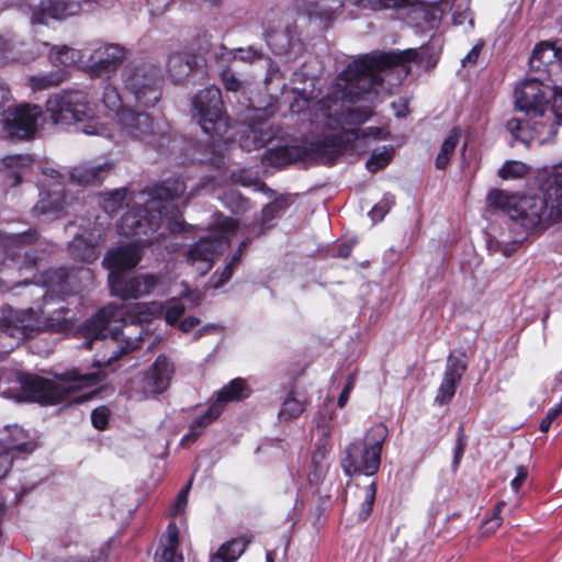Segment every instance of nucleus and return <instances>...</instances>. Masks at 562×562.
Here are the masks:
<instances>
[{"instance_id":"nucleus-1","label":"nucleus","mask_w":562,"mask_h":562,"mask_svg":"<svg viewBox=\"0 0 562 562\" xmlns=\"http://www.w3.org/2000/svg\"><path fill=\"white\" fill-rule=\"evenodd\" d=\"M419 52L415 48L394 50L389 53H373L364 55L350 63L336 78L330 94L321 99L317 104L328 127L331 121L340 128L338 133L325 135L314 144L313 150L324 157H317L323 162H331L344 149L358 150L366 146L370 139L386 138L387 133L380 127L366 130L349 126L363 124L372 113L371 106H344V102L366 100L370 103L378 95V87L383 82L381 71L397 68L406 77L411 68L408 63L417 60Z\"/></svg>"},{"instance_id":"nucleus-2","label":"nucleus","mask_w":562,"mask_h":562,"mask_svg":"<svg viewBox=\"0 0 562 562\" xmlns=\"http://www.w3.org/2000/svg\"><path fill=\"white\" fill-rule=\"evenodd\" d=\"M515 106L526 120L510 119L508 132L524 143L533 138L539 145L551 140L562 124V87L552 89L537 79H527L515 89Z\"/></svg>"},{"instance_id":"nucleus-3","label":"nucleus","mask_w":562,"mask_h":562,"mask_svg":"<svg viewBox=\"0 0 562 562\" xmlns=\"http://www.w3.org/2000/svg\"><path fill=\"white\" fill-rule=\"evenodd\" d=\"M184 311V305L179 302L168 306L166 312H164V306L156 302L138 303L134 306L137 322L125 323L121 330H116L111 327V321L121 316L120 310L113 305L103 307L97 314L95 321L100 323L101 331L106 330L110 335L102 334L103 353L100 359L94 361V366L98 368L108 367L123 355L139 348L143 340L140 323L165 314L166 322L173 324L183 315Z\"/></svg>"},{"instance_id":"nucleus-4","label":"nucleus","mask_w":562,"mask_h":562,"mask_svg":"<svg viewBox=\"0 0 562 562\" xmlns=\"http://www.w3.org/2000/svg\"><path fill=\"white\" fill-rule=\"evenodd\" d=\"M103 378L104 374L101 371L81 373L78 369L63 373L57 381L36 374L19 373L12 381V385L3 391V394L19 402L30 401L46 405H54L66 400L82 403L89 401L93 392L78 397H71V394L81 389L97 385Z\"/></svg>"},{"instance_id":"nucleus-5","label":"nucleus","mask_w":562,"mask_h":562,"mask_svg":"<svg viewBox=\"0 0 562 562\" xmlns=\"http://www.w3.org/2000/svg\"><path fill=\"white\" fill-rule=\"evenodd\" d=\"M68 312L65 306H59L54 311V315H48L49 311L45 308L36 312L33 308L18 311L9 306L3 307L0 317V349L8 351L43 328L52 331L67 329L70 326Z\"/></svg>"},{"instance_id":"nucleus-6","label":"nucleus","mask_w":562,"mask_h":562,"mask_svg":"<svg viewBox=\"0 0 562 562\" xmlns=\"http://www.w3.org/2000/svg\"><path fill=\"white\" fill-rule=\"evenodd\" d=\"M543 199L492 189L487 204L496 211H562V160L539 173Z\"/></svg>"},{"instance_id":"nucleus-7","label":"nucleus","mask_w":562,"mask_h":562,"mask_svg":"<svg viewBox=\"0 0 562 562\" xmlns=\"http://www.w3.org/2000/svg\"><path fill=\"white\" fill-rule=\"evenodd\" d=\"M183 190L184 186L178 178L167 179L137 193H132L126 188L100 193L99 205L103 211H161L178 201Z\"/></svg>"},{"instance_id":"nucleus-8","label":"nucleus","mask_w":562,"mask_h":562,"mask_svg":"<svg viewBox=\"0 0 562 562\" xmlns=\"http://www.w3.org/2000/svg\"><path fill=\"white\" fill-rule=\"evenodd\" d=\"M46 110L54 124L85 122L82 133L102 137H112L113 133L97 115V106L89 101L82 90H63L49 95Z\"/></svg>"},{"instance_id":"nucleus-9","label":"nucleus","mask_w":562,"mask_h":562,"mask_svg":"<svg viewBox=\"0 0 562 562\" xmlns=\"http://www.w3.org/2000/svg\"><path fill=\"white\" fill-rule=\"evenodd\" d=\"M507 232L502 231L499 238L491 236L488 246L509 257L517 247L529 236L540 234L553 224L562 222V213H515L504 214Z\"/></svg>"},{"instance_id":"nucleus-10","label":"nucleus","mask_w":562,"mask_h":562,"mask_svg":"<svg viewBox=\"0 0 562 562\" xmlns=\"http://www.w3.org/2000/svg\"><path fill=\"white\" fill-rule=\"evenodd\" d=\"M387 436L383 424L373 425L362 440H355L346 447L341 467L347 475H373L381 463L382 446Z\"/></svg>"},{"instance_id":"nucleus-11","label":"nucleus","mask_w":562,"mask_h":562,"mask_svg":"<svg viewBox=\"0 0 562 562\" xmlns=\"http://www.w3.org/2000/svg\"><path fill=\"white\" fill-rule=\"evenodd\" d=\"M237 227L235 220L224 217L209 236L200 238L190 247L187 252V262L196 267L200 276L206 274L213 267L215 256L229 245V239Z\"/></svg>"},{"instance_id":"nucleus-12","label":"nucleus","mask_w":562,"mask_h":562,"mask_svg":"<svg viewBox=\"0 0 562 562\" xmlns=\"http://www.w3.org/2000/svg\"><path fill=\"white\" fill-rule=\"evenodd\" d=\"M192 108L193 116L206 135L224 137L229 123L223 110L221 91L217 87L207 86L200 90L192 100Z\"/></svg>"},{"instance_id":"nucleus-13","label":"nucleus","mask_w":562,"mask_h":562,"mask_svg":"<svg viewBox=\"0 0 562 562\" xmlns=\"http://www.w3.org/2000/svg\"><path fill=\"white\" fill-rule=\"evenodd\" d=\"M126 89L135 97L138 104L153 106L160 98V69L151 63L127 66L123 70Z\"/></svg>"},{"instance_id":"nucleus-14","label":"nucleus","mask_w":562,"mask_h":562,"mask_svg":"<svg viewBox=\"0 0 562 562\" xmlns=\"http://www.w3.org/2000/svg\"><path fill=\"white\" fill-rule=\"evenodd\" d=\"M42 119L43 111L40 105L20 103L14 108H8L3 113V131L11 138L29 139L37 132Z\"/></svg>"},{"instance_id":"nucleus-15","label":"nucleus","mask_w":562,"mask_h":562,"mask_svg":"<svg viewBox=\"0 0 562 562\" xmlns=\"http://www.w3.org/2000/svg\"><path fill=\"white\" fill-rule=\"evenodd\" d=\"M114 138L116 135L134 140L154 145L156 140V127L153 117L145 112H136L133 109L121 111L112 126H108Z\"/></svg>"},{"instance_id":"nucleus-16","label":"nucleus","mask_w":562,"mask_h":562,"mask_svg":"<svg viewBox=\"0 0 562 562\" xmlns=\"http://www.w3.org/2000/svg\"><path fill=\"white\" fill-rule=\"evenodd\" d=\"M126 58V49L119 44H101L82 60V69L93 78H110Z\"/></svg>"},{"instance_id":"nucleus-17","label":"nucleus","mask_w":562,"mask_h":562,"mask_svg":"<svg viewBox=\"0 0 562 562\" xmlns=\"http://www.w3.org/2000/svg\"><path fill=\"white\" fill-rule=\"evenodd\" d=\"M406 0H318L310 3L306 13L308 16L329 21L335 12L346 3H351L355 7L371 10H382L400 8L405 4Z\"/></svg>"},{"instance_id":"nucleus-18","label":"nucleus","mask_w":562,"mask_h":562,"mask_svg":"<svg viewBox=\"0 0 562 562\" xmlns=\"http://www.w3.org/2000/svg\"><path fill=\"white\" fill-rule=\"evenodd\" d=\"M108 281L111 293L123 300L137 299L149 294L157 285L153 274H140L126 278L124 273H109Z\"/></svg>"},{"instance_id":"nucleus-19","label":"nucleus","mask_w":562,"mask_h":562,"mask_svg":"<svg viewBox=\"0 0 562 562\" xmlns=\"http://www.w3.org/2000/svg\"><path fill=\"white\" fill-rule=\"evenodd\" d=\"M173 372V363L166 356H158L143 376V393L138 396V400L142 401L167 391L170 386Z\"/></svg>"},{"instance_id":"nucleus-20","label":"nucleus","mask_w":562,"mask_h":562,"mask_svg":"<svg viewBox=\"0 0 562 562\" xmlns=\"http://www.w3.org/2000/svg\"><path fill=\"white\" fill-rule=\"evenodd\" d=\"M80 11V4L75 0H42L31 10V23L45 25L48 20H66L77 15Z\"/></svg>"},{"instance_id":"nucleus-21","label":"nucleus","mask_w":562,"mask_h":562,"mask_svg":"<svg viewBox=\"0 0 562 562\" xmlns=\"http://www.w3.org/2000/svg\"><path fill=\"white\" fill-rule=\"evenodd\" d=\"M37 239L35 231H30L23 234L5 235L2 237V244L4 246L5 260L1 263L2 267L9 266L7 260L13 263V268L18 270L32 269L35 266L36 258L31 256L29 252L24 254L23 262L20 265V250L21 247L26 244H32Z\"/></svg>"},{"instance_id":"nucleus-22","label":"nucleus","mask_w":562,"mask_h":562,"mask_svg":"<svg viewBox=\"0 0 562 562\" xmlns=\"http://www.w3.org/2000/svg\"><path fill=\"white\" fill-rule=\"evenodd\" d=\"M37 56L38 50L34 46L18 42L9 32L0 33V68L11 64H29Z\"/></svg>"},{"instance_id":"nucleus-23","label":"nucleus","mask_w":562,"mask_h":562,"mask_svg":"<svg viewBox=\"0 0 562 562\" xmlns=\"http://www.w3.org/2000/svg\"><path fill=\"white\" fill-rule=\"evenodd\" d=\"M45 177L52 179L50 188H45V184L40 191V201L33 211H61L65 204L64 187L61 182V175L53 169L47 168L43 170Z\"/></svg>"},{"instance_id":"nucleus-24","label":"nucleus","mask_w":562,"mask_h":562,"mask_svg":"<svg viewBox=\"0 0 562 562\" xmlns=\"http://www.w3.org/2000/svg\"><path fill=\"white\" fill-rule=\"evenodd\" d=\"M142 250L137 244H128L110 250L103 259V266L109 273H124L140 261Z\"/></svg>"},{"instance_id":"nucleus-25","label":"nucleus","mask_w":562,"mask_h":562,"mask_svg":"<svg viewBox=\"0 0 562 562\" xmlns=\"http://www.w3.org/2000/svg\"><path fill=\"white\" fill-rule=\"evenodd\" d=\"M529 65L536 71L559 72L562 70V47L552 43H540L532 52Z\"/></svg>"},{"instance_id":"nucleus-26","label":"nucleus","mask_w":562,"mask_h":562,"mask_svg":"<svg viewBox=\"0 0 562 562\" xmlns=\"http://www.w3.org/2000/svg\"><path fill=\"white\" fill-rule=\"evenodd\" d=\"M465 371L467 363L462 359L457 357L448 358L443 379L436 395V402L442 405L451 401Z\"/></svg>"},{"instance_id":"nucleus-27","label":"nucleus","mask_w":562,"mask_h":562,"mask_svg":"<svg viewBox=\"0 0 562 562\" xmlns=\"http://www.w3.org/2000/svg\"><path fill=\"white\" fill-rule=\"evenodd\" d=\"M33 168V159L30 155H9L2 159V171L5 182L11 186H18L22 182Z\"/></svg>"},{"instance_id":"nucleus-28","label":"nucleus","mask_w":562,"mask_h":562,"mask_svg":"<svg viewBox=\"0 0 562 562\" xmlns=\"http://www.w3.org/2000/svg\"><path fill=\"white\" fill-rule=\"evenodd\" d=\"M0 446L15 458L29 454L36 448V445L29 440L27 434L18 426L7 428L0 434Z\"/></svg>"},{"instance_id":"nucleus-29","label":"nucleus","mask_w":562,"mask_h":562,"mask_svg":"<svg viewBox=\"0 0 562 562\" xmlns=\"http://www.w3.org/2000/svg\"><path fill=\"white\" fill-rule=\"evenodd\" d=\"M307 148L297 144H285L269 148L263 160L271 166L283 167L288 164L306 158Z\"/></svg>"},{"instance_id":"nucleus-30","label":"nucleus","mask_w":562,"mask_h":562,"mask_svg":"<svg viewBox=\"0 0 562 562\" xmlns=\"http://www.w3.org/2000/svg\"><path fill=\"white\" fill-rule=\"evenodd\" d=\"M196 65L195 55L187 52L172 53L167 59V71L175 83H180L188 78Z\"/></svg>"},{"instance_id":"nucleus-31","label":"nucleus","mask_w":562,"mask_h":562,"mask_svg":"<svg viewBox=\"0 0 562 562\" xmlns=\"http://www.w3.org/2000/svg\"><path fill=\"white\" fill-rule=\"evenodd\" d=\"M69 274L65 268H58L50 271H46L43 274V288L45 291L42 296L47 303L48 299L56 296H64L70 293L68 289Z\"/></svg>"},{"instance_id":"nucleus-32","label":"nucleus","mask_w":562,"mask_h":562,"mask_svg":"<svg viewBox=\"0 0 562 562\" xmlns=\"http://www.w3.org/2000/svg\"><path fill=\"white\" fill-rule=\"evenodd\" d=\"M440 11L434 4L418 3L413 5L408 12L407 18L413 26L420 30L434 29L440 20Z\"/></svg>"},{"instance_id":"nucleus-33","label":"nucleus","mask_w":562,"mask_h":562,"mask_svg":"<svg viewBox=\"0 0 562 562\" xmlns=\"http://www.w3.org/2000/svg\"><path fill=\"white\" fill-rule=\"evenodd\" d=\"M111 170V164L102 165H81L75 167L71 172V179L79 184H100Z\"/></svg>"},{"instance_id":"nucleus-34","label":"nucleus","mask_w":562,"mask_h":562,"mask_svg":"<svg viewBox=\"0 0 562 562\" xmlns=\"http://www.w3.org/2000/svg\"><path fill=\"white\" fill-rule=\"evenodd\" d=\"M250 535H244L223 543L218 550L212 554L211 562H235L251 542Z\"/></svg>"},{"instance_id":"nucleus-35","label":"nucleus","mask_w":562,"mask_h":562,"mask_svg":"<svg viewBox=\"0 0 562 562\" xmlns=\"http://www.w3.org/2000/svg\"><path fill=\"white\" fill-rule=\"evenodd\" d=\"M86 59V54L78 49L71 48L67 45L54 46L49 52V60L57 70L64 71V69L75 66L78 63L82 64Z\"/></svg>"},{"instance_id":"nucleus-36","label":"nucleus","mask_w":562,"mask_h":562,"mask_svg":"<svg viewBox=\"0 0 562 562\" xmlns=\"http://www.w3.org/2000/svg\"><path fill=\"white\" fill-rule=\"evenodd\" d=\"M249 395L247 382L241 378L232 380L227 385L222 387L217 394L215 403L222 404V411L228 402L240 401Z\"/></svg>"},{"instance_id":"nucleus-37","label":"nucleus","mask_w":562,"mask_h":562,"mask_svg":"<svg viewBox=\"0 0 562 562\" xmlns=\"http://www.w3.org/2000/svg\"><path fill=\"white\" fill-rule=\"evenodd\" d=\"M168 532V547L164 548L160 552L155 554L156 562H182V555L177 552L179 547L178 528L176 524L171 522L167 529Z\"/></svg>"},{"instance_id":"nucleus-38","label":"nucleus","mask_w":562,"mask_h":562,"mask_svg":"<svg viewBox=\"0 0 562 562\" xmlns=\"http://www.w3.org/2000/svg\"><path fill=\"white\" fill-rule=\"evenodd\" d=\"M222 413V404L213 401L203 415L193 419L190 425L188 437H193V440L196 439L210 424L218 418Z\"/></svg>"},{"instance_id":"nucleus-39","label":"nucleus","mask_w":562,"mask_h":562,"mask_svg":"<svg viewBox=\"0 0 562 562\" xmlns=\"http://www.w3.org/2000/svg\"><path fill=\"white\" fill-rule=\"evenodd\" d=\"M147 225V222L143 223L142 213H123L119 231L125 236H140L142 234L146 235L144 227ZM138 241H143V239L138 237Z\"/></svg>"},{"instance_id":"nucleus-40","label":"nucleus","mask_w":562,"mask_h":562,"mask_svg":"<svg viewBox=\"0 0 562 562\" xmlns=\"http://www.w3.org/2000/svg\"><path fill=\"white\" fill-rule=\"evenodd\" d=\"M461 137V130L454 127L443 140L441 148L436 157V168L445 169L452 157Z\"/></svg>"},{"instance_id":"nucleus-41","label":"nucleus","mask_w":562,"mask_h":562,"mask_svg":"<svg viewBox=\"0 0 562 562\" xmlns=\"http://www.w3.org/2000/svg\"><path fill=\"white\" fill-rule=\"evenodd\" d=\"M66 79L65 71L55 70L48 74L31 76L27 86L33 91H41L60 85Z\"/></svg>"},{"instance_id":"nucleus-42","label":"nucleus","mask_w":562,"mask_h":562,"mask_svg":"<svg viewBox=\"0 0 562 562\" xmlns=\"http://www.w3.org/2000/svg\"><path fill=\"white\" fill-rule=\"evenodd\" d=\"M305 409V403L294 392H290L282 403L279 412V418L283 422H290L297 418Z\"/></svg>"},{"instance_id":"nucleus-43","label":"nucleus","mask_w":562,"mask_h":562,"mask_svg":"<svg viewBox=\"0 0 562 562\" xmlns=\"http://www.w3.org/2000/svg\"><path fill=\"white\" fill-rule=\"evenodd\" d=\"M272 113H273V109L271 106L249 109V114L247 115L246 119L254 121V124L250 128V134H252V136H254V139H255L254 146L256 148L263 146L266 144V142L268 140L267 138L263 137V135H261L259 138L257 137L258 132L262 133V131L259 130L257 125L260 124L261 122H263L270 115H272Z\"/></svg>"},{"instance_id":"nucleus-44","label":"nucleus","mask_w":562,"mask_h":562,"mask_svg":"<svg viewBox=\"0 0 562 562\" xmlns=\"http://www.w3.org/2000/svg\"><path fill=\"white\" fill-rule=\"evenodd\" d=\"M101 102L109 112L114 114L115 120L119 117L121 111L130 109L123 104L122 97L116 87L110 83L103 89Z\"/></svg>"},{"instance_id":"nucleus-45","label":"nucleus","mask_w":562,"mask_h":562,"mask_svg":"<svg viewBox=\"0 0 562 562\" xmlns=\"http://www.w3.org/2000/svg\"><path fill=\"white\" fill-rule=\"evenodd\" d=\"M266 41L277 54H283L291 47L292 36L289 29L269 31L266 33Z\"/></svg>"},{"instance_id":"nucleus-46","label":"nucleus","mask_w":562,"mask_h":562,"mask_svg":"<svg viewBox=\"0 0 562 562\" xmlns=\"http://www.w3.org/2000/svg\"><path fill=\"white\" fill-rule=\"evenodd\" d=\"M262 191L268 195L272 201L263 206L261 211H284L292 206H295L296 198L291 194H280L274 196V192L265 186L262 187Z\"/></svg>"},{"instance_id":"nucleus-47","label":"nucleus","mask_w":562,"mask_h":562,"mask_svg":"<svg viewBox=\"0 0 562 562\" xmlns=\"http://www.w3.org/2000/svg\"><path fill=\"white\" fill-rule=\"evenodd\" d=\"M530 167L525 162L518 160H508L498 170V176L502 179H520L527 176Z\"/></svg>"},{"instance_id":"nucleus-48","label":"nucleus","mask_w":562,"mask_h":562,"mask_svg":"<svg viewBox=\"0 0 562 562\" xmlns=\"http://www.w3.org/2000/svg\"><path fill=\"white\" fill-rule=\"evenodd\" d=\"M360 494L362 497V503L360 505V509L358 513V519L363 521L370 516V514L372 512V507H373V504L375 501V495H376L375 483L373 482V483L360 488Z\"/></svg>"},{"instance_id":"nucleus-49","label":"nucleus","mask_w":562,"mask_h":562,"mask_svg":"<svg viewBox=\"0 0 562 562\" xmlns=\"http://www.w3.org/2000/svg\"><path fill=\"white\" fill-rule=\"evenodd\" d=\"M393 156V148L383 146L381 149L374 150L370 159L367 161V168L371 172H376L389 165Z\"/></svg>"},{"instance_id":"nucleus-50","label":"nucleus","mask_w":562,"mask_h":562,"mask_svg":"<svg viewBox=\"0 0 562 562\" xmlns=\"http://www.w3.org/2000/svg\"><path fill=\"white\" fill-rule=\"evenodd\" d=\"M504 505L505 504L503 502L498 503L495 506L493 515L483 522V525H482L483 533H493L501 527L502 518L499 517V513H501L502 507H504Z\"/></svg>"},{"instance_id":"nucleus-51","label":"nucleus","mask_w":562,"mask_h":562,"mask_svg":"<svg viewBox=\"0 0 562 562\" xmlns=\"http://www.w3.org/2000/svg\"><path fill=\"white\" fill-rule=\"evenodd\" d=\"M109 416L110 409L106 406L97 407L91 414L92 425L99 430L105 429L109 423Z\"/></svg>"},{"instance_id":"nucleus-52","label":"nucleus","mask_w":562,"mask_h":562,"mask_svg":"<svg viewBox=\"0 0 562 562\" xmlns=\"http://www.w3.org/2000/svg\"><path fill=\"white\" fill-rule=\"evenodd\" d=\"M222 81L226 90L237 92L243 89V82L235 76L231 69H223L221 72Z\"/></svg>"},{"instance_id":"nucleus-53","label":"nucleus","mask_w":562,"mask_h":562,"mask_svg":"<svg viewBox=\"0 0 562 562\" xmlns=\"http://www.w3.org/2000/svg\"><path fill=\"white\" fill-rule=\"evenodd\" d=\"M467 448V435L463 426H459L457 431V442L454 448L453 465L457 468Z\"/></svg>"},{"instance_id":"nucleus-54","label":"nucleus","mask_w":562,"mask_h":562,"mask_svg":"<svg viewBox=\"0 0 562 562\" xmlns=\"http://www.w3.org/2000/svg\"><path fill=\"white\" fill-rule=\"evenodd\" d=\"M12 101L13 95L9 85L2 78H0V114L3 115L7 109L11 108L10 104Z\"/></svg>"},{"instance_id":"nucleus-55","label":"nucleus","mask_w":562,"mask_h":562,"mask_svg":"<svg viewBox=\"0 0 562 562\" xmlns=\"http://www.w3.org/2000/svg\"><path fill=\"white\" fill-rule=\"evenodd\" d=\"M562 413V401L553 408H550L539 424V429L547 432L553 420Z\"/></svg>"},{"instance_id":"nucleus-56","label":"nucleus","mask_w":562,"mask_h":562,"mask_svg":"<svg viewBox=\"0 0 562 562\" xmlns=\"http://www.w3.org/2000/svg\"><path fill=\"white\" fill-rule=\"evenodd\" d=\"M228 54L232 55L234 59L238 58L244 61H251L252 59L261 56V54L252 46L238 48L236 52L232 50Z\"/></svg>"},{"instance_id":"nucleus-57","label":"nucleus","mask_w":562,"mask_h":562,"mask_svg":"<svg viewBox=\"0 0 562 562\" xmlns=\"http://www.w3.org/2000/svg\"><path fill=\"white\" fill-rule=\"evenodd\" d=\"M14 458L15 457L0 446V480L3 479L11 469Z\"/></svg>"},{"instance_id":"nucleus-58","label":"nucleus","mask_w":562,"mask_h":562,"mask_svg":"<svg viewBox=\"0 0 562 562\" xmlns=\"http://www.w3.org/2000/svg\"><path fill=\"white\" fill-rule=\"evenodd\" d=\"M355 381H356V378L353 374H349L348 376V381L345 385V387L342 389L339 397H338V406L339 407H345L348 400H349V395L350 393L352 392L353 387H355Z\"/></svg>"},{"instance_id":"nucleus-59","label":"nucleus","mask_w":562,"mask_h":562,"mask_svg":"<svg viewBox=\"0 0 562 562\" xmlns=\"http://www.w3.org/2000/svg\"><path fill=\"white\" fill-rule=\"evenodd\" d=\"M527 477H528L527 468L524 465H518L516 468V476L512 480V483H510L512 488L515 492H518L520 486L526 482Z\"/></svg>"},{"instance_id":"nucleus-60","label":"nucleus","mask_w":562,"mask_h":562,"mask_svg":"<svg viewBox=\"0 0 562 562\" xmlns=\"http://www.w3.org/2000/svg\"><path fill=\"white\" fill-rule=\"evenodd\" d=\"M483 45H484L483 42L476 43L472 47V49L464 56V58L462 59V65L464 67L476 64L477 58H479V56L481 54V50L483 48Z\"/></svg>"},{"instance_id":"nucleus-61","label":"nucleus","mask_w":562,"mask_h":562,"mask_svg":"<svg viewBox=\"0 0 562 562\" xmlns=\"http://www.w3.org/2000/svg\"><path fill=\"white\" fill-rule=\"evenodd\" d=\"M190 485H191V482H189V484L183 490H181L177 496L176 504H175V509L177 513L182 512L183 508L187 506L188 493H189Z\"/></svg>"},{"instance_id":"nucleus-62","label":"nucleus","mask_w":562,"mask_h":562,"mask_svg":"<svg viewBox=\"0 0 562 562\" xmlns=\"http://www.w3.org/2000/svg\"><path fill=\"white\" fill-rule=\"evenodd\" d=\"M235 268H236L235 266H233L232 263H228L222 271L218 280L214 283V286L220 288V286L224 285L232 278Z\"/></svg>"},{"instance_id":"nucleus-63","label":"nucleus","mask_w":562,"mask_h":562,"mask_svg":"<svg viewBox=\"0 0 562 562\" xmlns=\"http://www.w3.org/2000/svg\"><path fill=\"white\" fill-rule=\"evenodd\" d=\"M200 324V319L193 316H189L184 319H182L179 324V328L183 333L190 331L192 328L198 326Z\"/></svg>"},{"instance_id":"nucleus-64","label":"nucleus","mask_w":562,"mask_h":562,"mask_svg":"<svg viewBox=\"0 0 562 562\" xmlns=\"http://www.w3.org/2000/svg\"><path fill=\"white\" fill-rule=\"evenodd\" d=\"M395 205L394 198L392 195H385L384 199L376 205H374L371 211H389Z\"/></svg>"}]
</instances>
